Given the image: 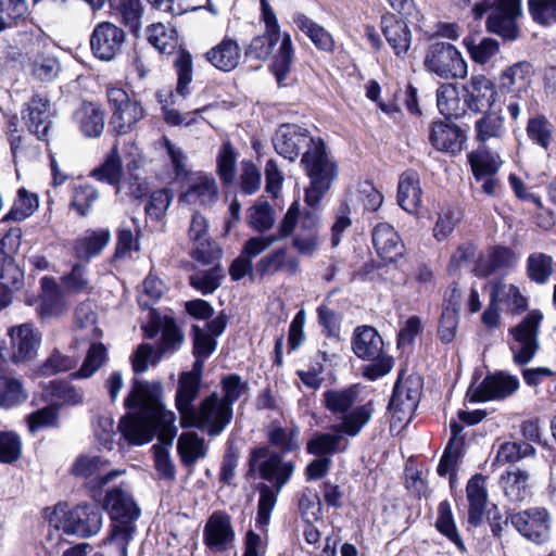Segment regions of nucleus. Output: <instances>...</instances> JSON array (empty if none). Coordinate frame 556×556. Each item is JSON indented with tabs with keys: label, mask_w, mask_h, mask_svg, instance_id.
<instances>
[{
	"label": "nucleus",
	"mask_w": 556,
	"mask_h": 556,
	"mask_svg": "<svg viewBox=\"0 0 556 556\" xmlns=\"http://www.w3.org/2000/svg\"><path fill=\"white\" fill-rule=\"evenodd\" d=\"M361 388L356 384L344 389L328 390L323 394V402L338 422L332 425V432H317L306 444L308 454L319 457H332L348 450L344 438H355L370 422L375 406L372 401L363 403Z\"/></svg>",
	"instance_id": "obj_1"
},
{
	"label": "nucleus",
	"mask_w": 556,
	"mask_h": 556,
	"mask_svg": "<svg viewBox=\"0 0 556 556\" xmlns=\"http://www.w3.org/2000/svg\"><path fill=\"white\" fill-rule=\"evenodd\" d=\"M278 154L294 161L300 151L306 148L301 163L309 177V186L305 190V200L315 205L330 189L338 172L336 163L326 152L325 142L308 136L306 129L298 125H281L273 138Z\"/></svg>",
	"instance_id": "obj_2"
},
{
	"label": "nucleus",
	"mask_w": 556,
	"mask_h": 556,
	"mask_svg": "<svg viewBox=\"0 0 556 556\" xmlns=\"http://www.w3.org/2000/svg\"><path fill=\"white\" fill-rule=\"evenodd\" d=\"M125 406L129 409L138 408L137 413H129L123 417L117 427L128 443L142 445L157 433L162 443L172 445L177 433L176 415L166 409L150 390L148 382L134 380L132 388L125 399Z\"/></svg>",
	"instance_id": "obj_3"
},
{
	"label": "nucleus",
	"mask_w": 556,
	"mask_h": 556,
	"mask_svg": "<svg viewBox=\"0 0 556 556\" xmlns=\"http://www.w3.org/2000/svg\"><path fill=\"white\" fill-rule=\"evenodd\" d=\"M105 507L113 521L111 535L106 542L116 546L118 556H127L128 544L134 538L135 521L139 518L140 509L131 496L121 488L108 492Z\"/></svg>",
	"instance_id": "obj_4"
},
{
	"label": "nucleus",
	"mask_w": 556,
	"mask_h": 556,
	"mask_svg": "<svg viewBox=\"0 0 556 556\" xmlns=\"http://www.w3.org/2000/svg\"><path fill=\"white\" fill-rule=\"evenodd\" d=\"M352 350L364 361L371 362L364 367V376L376 380L389 374L393 367V358L383 353V340L371 326H358L353 333Z\"/></svg>",
	"instance_id": "obj_5"
},
{
	"label": "nucleus",
	"mask_w": 556,
	"mask_h": 556,
	"mask_svg": "<svg viewBox=\"0 0 556 556\" xmlns=\"http://www.w3.org/2000/svg\"><path fill=\"white\" fill-rule=\"evenodd\" d=\"M521 0H483L473 5L472 12L477 20L490 12L486 28L490 33L505 40H516L519 36L517 18L521 15Z\"/></svg>",
	"instance_id": "obj_6"
},
{
	"label": "nucleus",
	"mask_w": 556,
	"mask_h": 556,
	"mask_svg": "<svg viewBox=\"0 0 556 556\" xmlns=\"http://www.w3.org/2000/svg\"><path fill=\"white\" fill-rule=\"evenodd\" d=\"M280 38L281 43L275 54L271 71L277 83L281 86L287 75L290 73L294 61V48L291 36L288 33L281 36L265 31L264 35L254 37L248 46L245 54L257 60H265L271 54L274 46Z\"/></svg>",
	"instance_id": "obj_7"
},
{
	"label": "nucleus",
	"mask_w": 556,
	"mask_h": 556,
	"mask_svg": "<svg viewBox=\"0 0 556 556\" xmlns=\"http://www.w3.org/2000/svg\"><path fill=\"white\" fill-rule=\"evenodd\" d=\"M49 523L66 534L88 538L101 530L102 513L96 505H77L68 511L56 507Z\"/></svg>",
	"instance_id": "obj_8"
},
{
	"label": "nucleus",
	"mask_w": 556,
	"mask_h": 556,
	"mask_svg": "<svg viewBox=\"0 0 556 556\" xmlns=\"http://www.w3.org/2000/svg\"><path fill=\"white\" fill-rule=\"evenodd\" d=\"M233 417L232 407L220 402L217 393L204 397L181 425L182 428H197L208 437H217L224 432Z\"/></svg>",
	"instance_id": "obj_9"
},
{
	"label": "nucleus",
	"mask_w": 556,
	"mask_h": 556,
	"mask_svg": "<svg viewBox=\"0 0 556 556\" xmlns=\"http://www.w3.org/2000/svg\"><path fill=\"white\" fill-rule=\"evenodd\" d=\"M106 99L111 112L110 127L116 135L129 134L144 117L141 103L123 88L108 87Z\"/></svg>",
	"instance_id": "obj_10"
},
{
	"label": "nucleus",
	"mask_w": 556,
	"mask_h": 556,
	"mask_svg": "<svg viewBox=\"0 0 556 556\" xmlns=\"http://www.w3.org/2000/svg\"><path fill=\"white\" fill-rule=\"evenodd\" d=\"M424 65L428 72L444 79L464 78L467 75L466 61L450 42L432 43L427 50Z\"/></svg>",
	"instance_id": "obj_11"
},
{
	"label": "nucleus",
	"mask_w": 556,
	"mask_h": 556,
	"mask_svg": "<svg viewBox=\"0 0 556 556\" xmlns=\"http://www.w3.org/2000/svg\"><path fill=\"white\" fill-rule=\"evenodd\" d=\"M542 319L543 315L540 311H531L516 327L510 329L515 340L511 351L516 364H528L536 354L539 350L538 334Z\"/></svg>",
	"instance_id": "obj_12"
},
{
	"label": "nucleus",
	"mask_w": 556,
	"mask_h": 556,
	"mask_svg": "<svg viewBox=\"0 0 556 556\" xmlns=\"http://www.w3.org/2000/svg\"><path fill=\"white\" fill-rule=\"evenodd\" d=\"M508 521L520 535L532 543L543 544L549 539L552 520L545 508L532 507L510 514L505 523Z\"/></svg>",
	"instance_id": "obj_13"
},
{
	"label": "nucleus",
	"mask_w": 556,
	"mask_h": 556,
	"mask_svg": "<svg viewBox=\"0 0 556 556\" xmlns=\"http://www.w3.org/2000/svg\"><path fill=\"white\" fill-rule=\"evenodd\" d=\"M421 391L422 380L419 376L412 375L406 379L397 380L389 403V410L393 418H396L400 422H408L418 407Z\"/></svg>",
	"instance_id": "obj_14"
},
{
	"label": "nucleus",
	"mask_w": 556,
	"mask_h": 556,
	"mask_svg": "<svg viewBox=\"0 0 556 556\" xmlns=\"http://www.w3.org/2000/svg\"><path fill=\"white\" fill-rule=\"evenodd\" d=\"M261 458H264L257 466L261 478L270 482L277 492H280L294 472V463L283 462L280 454L275 452L269 453L268 448L260 447L251 452V468L255 467L257 460Z\"/></svg>",
	"instance_id": "obj_15"
},
{
	"label": "nucleus",
	"mask_w": 556,
	"mask_h": 556,
	"mask_svg": "<svg viewBox=\"0 0 556 556\" xmlns=\"http://www.w3.org/2000/svg\"><path fill=\"white\" fill-rule=\"evenodd\" d=\"M236 533L230 516L225 511H214L203 529V543L213 554L229 551L235 542Z\"/></svg>",
	"instance_id": "obj_16"
},
{
	"label": "nucleus",
	"mask_w": 556,
	"mask_h": 556,
	"mask_svg": "<svg viewBox=\"0 0 556 556\" xmlns=\"http://www.w3.org/2000/svg\"><path fill=\"white\" fill-rule=\"evenodd\" d=\"M8 333L11 339V361L14 364H26L36 358L42 337L33 324L11 327Z\"/></svg>",
	"instance_id": "obj_17"
},
{
	"label": "nucleus",
	"mask_w": 556,
	"mask_h": 556,
	"mask_svg": "<svg viewBox=\"0 0 556 556\" xmlns=\"http://www.w3.org/2000/svg\"><path fill=\"white\" fill-rule=\"evenodd\" d=\"M124 42V30L111 22L99 23L90 37L93 55L103 61L113 60L122 51Z\"/></svg>",
	"instance_id": "obj_18"
},
{
	"label": "nucleus",
	"mask_w": 556,
	"mask_h": 556,
	"mask_svg": "<svg viewBox=\"0 0 556 556\" xmlns=\"http://www.w3.org/2000/svg\"><path fill=\"white\" fill-rule=\"evenodd\" d=\"M305 203L309 208L305 210L302 214L300 213L299 201H294L290 205L278 227L280 239L291 236L295 231L298 223H300L298 232L319 235V216L316 208L320 201L315 205H311L306 201Z\"/></svg>",
	"instance_id": "obj_19"
},
{
	"label": "nucleus",
	"mask_w": 556,
	"mask_h": 556,
	"mask_svg": "<svg viewBox=\"0 0 556 556\" xmlns=\"http://www.w3.org/2000/svg\"><path fill=\"white\" fill-rule=\"evenodd\" d=\"M22 118L31 134L39 140H47L52 124L49 99L40 94L33 96L22 110Z\"/></svg>",
	"instance_id": "obj_20"
},
{
	"label": "nucleus",
	"mask_w": 556,
	"mask_h": 556,
	"mask_svg": "<svg viewBox=\"0 0 556 556\" xmlns=\"http://www.w3.org/2000/svg\"><path fill=\"white\" fill-rule=\"evenodd\" d=\"M218 197V187L215 178L203 172L191 174L187 180V188L179 201L189 205L208 206Z\"/></svg>",
	"instance_id": "obj_21"
},
{
	"label": "nucleus",
	"mask_w": 556,
	"mask_h": 556,
	"mask_svg": "<svg viewBox=\"0 0 556 556\" xmlns=\"http://www.w3.org/2000/svg\"><path fill=\"white\" fill-rule=\"evenodd\" d=\"M21 229L11 228L0 241V285L5 289H18L22 273L8 255L20 247Z\"/></svg>",
	"instance_id": "obj_22"
},
{
	"label": "nucleus",
	"mask_w": 556,
	"mask_h": 556,
	"mask_svg": "<svg viewBox=\"0 0 556 556\" xmlns=\"http://www.w3.org/2000/svg\"><path fill=\"white\" fill-rule=\"evenodd\" d=\"M519 388V380L510 375L498 372L486 376L472 395L473 401L502 400Z\"/></svg>",
	"instance_id": "obj_23"
},
{
	"label": "nucleus",
	"mask_w": 556,
	"mask_h": 556,
	"mask_svg": "<svg viewBox=\"0 0 556 556\" xmlns=\"http://www.w3.org/2000/svg\"><path fill=\"white\" fill-rule=\"evenodd\" d=\"M465 103L475 113L491 109L497 99L495 85L483 75L470 78Z\"/></svg>",
	"instance_id": "obj_24"
},
{
	"label": "nucleus",
	"mask_w": 556,
	"mask_h": 556,
	"mask_svg": "<svg viewBox=\"0 0 556 556\" xmlns=\"http://www.w3.org/2000/svg\"><path fill=\"white\" fill-rule=\"evenodd\" d=\"M25 71L41 83L54 80L61 72V63L56 56L46 51H31L23 62Z\"/></svg>",
	"instance_id": "obj_25"
},
{
	"label": "nucleus",
	"mask_w": 556,
	"mask_h": 556,
	"mask_svg": "<svg viewBox=\"0 0 556 556\" xmlns=\"http://www.w3.org/2000/svg\"><path fill=\"white\" fill-rule=\"evenodd\" d=\"M374 247L384 261L394 262L403 255L404 244L393 226L379 223L372 230Z\"/></svg>",
	"instance_id": "obj_26"
},
{
	"label": "nucleus",
	"mask_w": 556,
	"mask_h": 556,
	"mask_svg": "<svg viewBox=\"0 0 556 556\" xmlns=\"http://www.w3.org/2000/svg\"><path fill=\"white\" fill-rule=\"evenodd\" d=\"M381 30L397 56L407 53L412 42V34L405 21L394 14H386L381 17Z\"/></svg>",
	"instance_id": "obj_27"
},
{
	"label": "nucleus",
	"mask_w": 556,
	"mask_h": 556,
	"mask_svg": "<svg viewBox=\"0 0 556 556\" xmlns=\"http://www.w3.org/2000/svg\"><path fill=\"white\" fill-rule=\"evenodd\" d=\"M466 496L469 502L468 522L475 527L483 521L489 502L486 480L482 475H475L466 485Z\"/></svg>",
	"instance_id": "obj_28"
},
{
	"label": "nucleus",
	"mask_w": 556,
	"mask_h": 556,
	"mask_svg": "<svg viewBox=\"0 0 556 556\" xmlns=\"http://www.w3.org/2000/svg\"><path fill=\"white\" fill-rule=\"evenodd\" d=\"M533 76V67L528 62H518L506 68L500 77L501 90L520 97L527 93Z\"/></svg>",
	"instance_id": "obj_29"
},
{
	"label": "nucleus",
	"mask_w": 556,
	"mask_h": 556,
	"mask_svg": "<svg viewBox=\"0 0 556 556\" xmlns=\"http://www.w3.org/2000/svg\"><path fill=\"white\" fill-rule=\"evenodd\" d=\"M205 59L215 68L223 72H230L240 63L241 49L235 39L225 37L219 43L205 53Z\"/></svg>",
	"instance_id": "obj_30"
},
{
	"label": "nucleus",
	"mask_w": 556,
	"mask_h": 556,
	"mask_svg": "<svg viewBox=\"0 0 556 556\" xmlns=\"http://www.w3.org/2000/svg\"><path fill=\"white\" fill-rule=\"evenodd\" d=\"M504 495L511 503H521L531 496L530 475L520 468L507 470L500 478Z\"/></svg>",
	"instance_id": "obj_31"
},
{
	"label": "nucleus",
	"mask_w": 556,
	"mask_h": 556,
	"mask_svg": "<svg viewBox=\"0 0 556 556\" xmlns=\"http://www.w3.org/2000/svg\"><path fill=\"white\" fill-rule=\"evenodd\" d=\"M105 466L106 463L99 456L81 455L75 460L72 472L81 478L96 477L99 486H103L122 475L119 470L104 472Z\"/></svg>",
	"instance_id": "obj_32"
},
{
	"label": "nucleus",
	"mask_w": 556,
	"mask_h": 556,
	"mask_svg": "<svg viewBox=\"0 0 556 556\" xmlns=\"http://www.w3.org/2000/svg\"><path fill=\"white\" fill-rule=\"evenodd\" d=\"M422 190L419 175L414 170H406L400 176L397 186V202L408 213H416L421 204Z\"/></svg>",
	"instance_id": "obj_33"
},
{
	"label": "nucleus",
	"mask_w": 556,
	"mask_h": 556,
	"mask_svg": "<svg viewBox=\"0 0 556 556\" xmlns=\"http://www.w3.org/2000/svg\"><path fill=\"white\" fill-rule=\"evenodd\" d=\"M255 270L262 277L271 276L281 270L295 275L300 271V263L296 257L289 256L285 248H280L262 257L256 263Z\"/></svg>",
	"instance_id": "obj_34"
},
{
	"label": "nucleus",
	"mask_w": 556,
	"mask_h": 556,
	"mask_svg": "<svg viewBox=\"0 0 556 556\" xmlns=\"http://www.w3.org/2000/svg\"><path fill=\"white\" fill-rule=\"evenodd\" d=\"M201 382L192 375H181L178 380V387L175 395L176 407L180 415L182 425L198 407L193 404L200 392Z\"/></svg>",
	"instance_id": "obj_35"
},
{
	"label": "nucleus",
	"mask_w": 556,
	"mask_h": 556,
	"mask_svg": "<svg viewBox=\"0 0 556 556\" xmlns=\"http://www.w3.org/2000/svg\"><path fill=\"white\" fill-rule=\"evenodd\" d=\"M177 452L184 466L192 468L207 454L205 439L194 431L182 432L178 438Z\"/></svg>",
	"instance_id": "obj_36"
},
{
	"label": "nucleus",
	"mask_w": 556,
	"mask_h": 556,
	"mask_svg": "<svg viewBox=\"0 0 556 556\" xmlns=\"http://www.w3.org/2000/svg\"><path fill=\"white\" fill-rule=\"evenodd\" d=\"M101 336L97 326V314L90 302L80 303L75 311V340L91 341Z\"/></svg>",
	"instance_id": "obj_37"
},
{
	"label": "nucleus",
	"mask_w": 556,
	"mask_h": 556,
	"mask_svg": "<svg viewBox=\"0 0 556 556\" xmlns=\"http://www.w3.org/2000/svg\"><path fill=\"white\" fill-rule=\"evenodd\" d=\"M111 233L108 229L86 231L84 236L76 239L74 243L75 255L81 260H90L100 254L109 244Z\"/></svg>",
	"instance_id": "obj_38"
},
{
	"label": "nucleus",
	"mask_w": 556,
	"mask_h": 556,
	"mask_svg": "<svg viewBox=\"0 0 556 556\" xmlns=\"http://www.w3.org/2000/svg\"><path fill=\"white\" fill-rule=\"evenodd\" d=\"M292 21L295 26L311 39L317 49L326 52L333 50L334 40L330 33H328L323 26L318 25L312 18L300 12L293 15Z\"/></svg>",
	"instance_id": "obj_39"
},
{
	"label": "nucleus",
	"mask_w": 556,
	"mask_h": 556,
	"mask_svg": "<svg viewBox=\"0 0 556 556\" xmlns=\"http://www.w3.org/2000/svg\"><path fill=\"white\" fill-rule=\"evenodd\" d=\"M429 140L440 151L454 153L462 147L460 130L456 126L443 122L432 124Z\"/></svg>",
	"instance_id": "obj_40"
},
{
	"label": "nucleus",
	"mask_w": 556,
	"mask_h": 556,
	"mask_svg": "<svg viewBox=\"0 0 556 556\" xmlns=\"http://www.w3.org/2000/svg\"><path fill=\"white\" fill-rule=\"evenodd\" d=\"M81 132L88 138H98L104 129V112L94 103H85L75 114Z\"/></svg>",
	"instance_id": "obj_41"
},
{
	"label": "nucleus",
	"mask_w": 556,
	"mask_h": 556,
	"mask_svg": "<svg viewBox=\"0 0 556 556\" xmlns=\"http://www.w3.org/2000/svg\"><path fill=\"white\" fill-rule=\"evenodd\" d=\"M437 105L446 118H459L465 114L467 106L462 102L458 90L453 84H442L437 90Z\"/></svg>",
	"instance_id": "obj_42"
},
{
	"label": "nucleus",
	"mask_w": 556,
	"mask_h": 556,
	"mask_svg": "<svg viewBox=\"0 0 556 556\" xmlns=\"http://www.w3.org/2000/svg\"><path fill=\"white\" fill-rule=\"evenodd\" d=\"M112 8L116 18L135 36H139L143 14L141 0H116Z\"/></svg>",
	"instance_id": "obj_43"
},
{
	"label": "nucleus",
	"mask_w": 556,
	"mask_h": 556,
	"mask_svg": "<svg viewBox=\"0 0 556 556\" xmlns=\"http://www.w3.org/2000/svg\"><path fill=\"white\" fill-rule=\"evenodd\" d=\"M41 283L43 295L38 307V315L40 318L45 319L64 314L67 309V306L62 296L59 294L55 285L47 278H42Z\"/></svg>",
	"instance_id": "obj_44"
},
{
	"label": "nucleus",
	"mask_w": 556,
	"mask_h": 556,
	"mask_svg": "<svg viewBox=\"0 0 556 556\" xmlns=\"http://www.w3.org/2000/svg\"><path fill=\"white\" fill-rule=\"evenodd\" d=\"M475 128L477 139L481 142H486L491 139L501 140L506 135L504 118L495 111H489L481 118L476 121Z\"/></svg>",
	"instance_id": "obj_45"
},
{
	"label": "nucleus",
	"mask_w": 556,
	"mask_h": 556,
	"mask_svg": "<svg viewBox=\"0 0 556 556\" xmlns=\"http://www.w3.org/2000/svg\"><path fill=\"white\" fill-rule=\"evenodd\" d=\"M535 448L525 441H509L500 444L492 466H503L505 464H514L522 458L532 456Z\"/></svg>",
	"instance_id": "obj_46"
},
{
	"label": "nucleus",
	"mask_w": 556,
	"mask_h": 556,
	"mask_svg": "<svg viewBox=\"0 0 556 556\" xmlns=\"http://www.w3.org/2000/svg\"><path fill=\"white\" fill-rule=\"evenodd\" d=\"M468 159L477 180H482L484 176L494 175L502 165L498 154L491 153L484 149L470 153Z\"/></svg>",
	"instance_id": "obj_47"
},
{
	"label": "nucleus",
	"mask_w": 556,
	"mask_h": 556,
	"mask_svg": "<svg viewBox=\"0 0 556 556\" xmlns=\"http://www.w3.org/2000/svg\"><path fill=\"white\" fill-rule=\"evenodd\" d=\"M438 531L446 536L455 546L460 551L465 552V544L462 536L456 528L451 505L447 501H443L438 507V518L435 521Z\"/></svg>",
	"instance_id": "obj_48"
},
{
	"label": "nucleus",
	"mask_w": 556,
	"mask_h": 556,
	"mask_svg": "<svg viewBox=\"0 0 556 556\" xmlns=\"http://www.w3.org/2000/svg\"><path fill=\"white\" fill-rule=\"evenodd\" d=\"M553 265L554 260L551 255L541 252L531 253L527 258V276L531 281L544 285L553 274Z\"/></svg>",
	"instance_id": "obj_49"
},
{
	"label": "nucleus",
	"mask_w": 556,
	"mask_h": 556,
	"mask_svg": "<svg viewBox=\"0 0 556 556\" xmlns=\"http://www.w3.org/2000/svg\"><path fill=\"white\" fill-rule=\"evenodd\" d=\"M108 358L106 349L102 343L93 342L90 344L81 367L71 374L73 379H87L93 376L105 363Z\"/></svg>",
	"instance_id": "obj_50"
},
{
	"label": "nucleus",
	"mask_w": 556,
	"mask_h": 556,
	"mask_svg": "<svg viewBox=\"0 0 556 556\" xmlns=\"http://www.w3.org/2000/svg\"><path fill=\"white\" fill-rule=\"evenodd\" d=\"M299 434L300 430L298 427L286 429L276 422H273L267 430L268 442L285 453H290L299 448Z\"/></svg>",
	"instance_id": "obj_51"
},
{
	"label": "nucleus",
	"mask_w": 556,
	"mask_h": 556,
	"mask_svg": "<svg viewBox=\"0 0 556 556\" xmlns=\"http://www.w3.org/2000/svg\"><path fill=\"white\" fill-rule=\"evenodd\" d=\"M178 81L175 93L172 97L180 96L186 98L190 94V84L192 81V56L187 50H180L174 61Z\"/></svg>",
	"instance_id": "obj_52"
},
{
	"label": "nucleus",
	"mask_w": 556,
	"mask_h": 556,
	"mask_svg": "<svg viewBox=\"0 0 556 556\" xmlns=\"http://www.w3.org/2000/svg\"><path fill=\"white\" fill-rule=\"evenodd\" d=\"M528 138L539 147L547 150L553 139V125L544 115H535L527 123Z\"/></svg>",
	"instance_id": "obj_53"
},
{
	"label": "nucleus",
	"mask_w": 556,
	"mask_h": 556,
	"mask_svg": "<svg viewBox=\"0 0 556 556\" xmlns=\"http://www.w3.org/2000/svg\"><path fill=\"white\" fill-rule=\"evenodd\" d=\"M247 218L249 225L260 232L269 230L275 223L273 207L267 201L261 199L248 210Z\"/></svg>",
	"instance_id": "obj_54"
},
{
	"label": "nucleus",
	"mask_w": 556,
	"mask_h": 556,
	"mask_svg": "<svg viewBox=\"0 0 556 556\" xmlns=\"http://www.w3.org/2000/svg\"><path fill=\"white\" fill-rule=\"evenodd\" d=\"M224 277L223 269L215 266L208 270H200L190 275L189 281L191 287L206 295L219 288Z\"/></svg>",
	"instance_id": "obj_55"
},
{
	"label": "nucleus",
	"mask_w": 556,
	"mask_h": 556,
	"mask_svg": "<svg viewBox=\"0 0 556 556\" xmlns=\"http://www.w3.org/2000/svg\"><path fill=\"white\" fill-rule=\"evenodd\" d=\"M147 37L148 41L161 53H170L177 45L175 31L162 23L150 25L147 29Z\"/></svg>",
	"instance_id": "obj_56"
},
{
	"label": "nucleus",
	"mask_w": 556,
	"mask_h": 556,
	"mask_svg": "<svg viewBox=\"0 0 556 556\" xmlns=\"http://www.w3.org/2000/svg\"><path fill=\"white\" fill-rule=\"evenodd\" d=\"M38 205L37 194L29 193L25 188H21L17 192V199L5 219L23 220L34 214Z\"/></svg>",
	"instance_id": "obj_57"
},
{
	"label": "nucleus",
	"mask_w": 556,
	"mask_h": 556,
	"mask_svg": "<svg viewBox=\"0 0 556 556\" xmlns=\"http://www.w3.org/2000/svg\"><path fill=\"white\" fill-rule=\"evenodd\" d=\"M217 174L225 185L235 180L237 154L230 142H225L217 154Z\"/></svg>",
	"instance_id": "obj_58"
},
{
	"label": "nucleus",
	"mask_w": 556,
	"mask_h": 556,
	"mask_svg": "<svg viewBox=\"0 0 556 556\" xmlns=\"http://www.w3.org/2000/svg\"><path fill=\"white\" fill-rule=\"evenodd\" d=\"M98 190L91 185H79L73 188V195L70 206L80 216H86L98 200Z\"/></svg>",
	"instance_id": "obj_59"
},
{
	"label": "nucleus",
	"mask_w": 556,
	"mask_h": 556,
	"mask_svg": "<svg viewBox=\"0 0 556 556\" xmlns=\"http://www.w3.org/2000/svg\"><path fill=\"white\" fill-rule=\"evenodd\" d=\"M464 45L467 48L471 59L480 64L489 62L500 50L498 42L492 38H483L476 43L472 38H465Z\"/></svg>",
	"instance_id": "obj_60"
},
{
	"label": "nucleus",
	"mask_w": 556,
	"mask_h": 556,
	"mask_svg": "<svg viewBox=\"0 0 556 556\" xmlns=\"http://www.w3.org/2000/svg\"><path fill=\"white\" fill-rule=\"evenodd\" d=\"M260 498L257 504L256 525L260 528H265L270 520L271 513L277 503V490H273L267 484H261L258 488Z\"/></svg>",
	"instance_id": "obj_61"
},
{
	"label": "nucleus",
	"mask_w": 556,
	"mask_h": 556,
	"mask_svg": "<svg viewBox=\"0 0 556 556\" xmlns=\"http://www.w3.org/2000/svg\"><path fill=\"white\" fill-rule=\"evenodd\" d=\"M25 399L26 394L18 379L0 377V406H14Z\"/></svg>",
	"instance_id": "obj_62"
},
{
	"label": "nucleus",
	"mask_w": 556,
	"mask_h": 556,
	"mask_svg": "<svg viewBox=\"0 0 556 556\" xmlns=\"http://www.w3.org/2000/svg\"><path fill=\"white\" fill-rule=\"evenodd\" d=\"M62 282L65 289L73 293H87L91 289L88 269L81 264H75L71 273L62 277Z\"/></svg>",
	"instance_id": "obj_63"
},
{
	"label": "nucleus",
	"mask_w": 556,
	"mask_h": 556,
	"mask_svg": "<svg viewBox=\"0 0 556 556\" xmlns=\"http://www.w3.org/2000/svg\"><path fill=\"white\" fill-rule=\"evenodd\" d=\"M529 12L541 25L556 23V0H529Z\"/></svg>",
	"instance_id": "obj_64"
}]
</instances>
